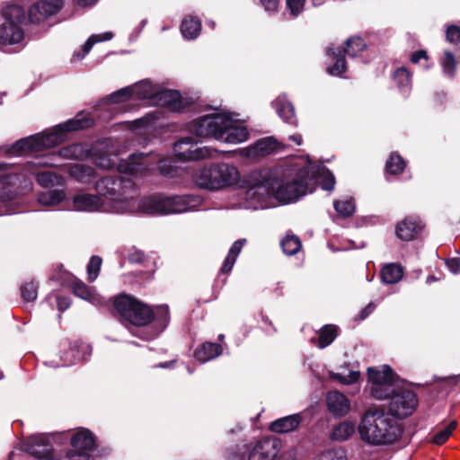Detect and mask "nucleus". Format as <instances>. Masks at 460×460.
Wrapping results in <instances>:
<instances>
[{
    "instance_id": "2",
    "label": "nucleus",
    "mask_w": 460,
    "mask_h": 460,
    "mask_svg": "<svg viewBox=\"0 0 460 460\" xmlns=\"http://www.w3.org/2000/svg\"><path fill=\"white\" fill-rule=\"evenodd\" d=\"M95 190L105 198L102 200V212L167 215L187 212L199 205L197 198L188 195H153L137 200L133 181L119 175L102 177L96 182Z\"/></svg>"
},
{
    "instance_id": "54",
    "label": "nucleus",
    "mask_w": 460,
    "mask_h": 460,
    "mask_svg": "<svg viewBox=\"0 0 460 460\" xmlns=\"http://www.w3.org/2000/svg\"><path fill=\"white\" fill-rule=\"evenodd\" d=\"M447 268L455 274L458 273L460 270V262L458 259H449L447 261Z\"/></svg>"
},
{
    "instance_id": "51",
    "label": "nucleus",
    "mask_w": 460,
    "mask_h": 460,
    "mask_svg": "<svg viewBox=\"0 0 460 460\" xmlns=\"http://www.w3.org/2000/svg\"><path fill=\"white\" fill-rule=\"evenodd\" d=\"M172 169V160L169 158H164L159 161L158 163V170L163 174H170Z\"/></svg>"
},
{
    "instance_id": "55",
    "label": "nucleus",
    "mask_w": 460,
    "mask_h": 460,
    "mask_svg": "<svg viewBox=\"0 0 460 460\" xmlns=\"http://www.w3.org/2000/svg\"><path fill=\"white\" fill-rule=\"evenodd\" d=\"M97 164L100 167L109 169V168H112L113 166H115L116 163L110 157H101L100 161L97 163Z\"/></svg>"
},
{
    "instance_id": "3",
    "label": "nucleus",
    "mask_w": 460,
    "mask_h": 460,
    "mask_svg": "<svg viewBox=\"0 0 460 460\" xmlns=\"http://www.w3.org/2000/svg\"><path fill=\"white\" fill-rule=\"evenodd\" d=\"M246 182L249 188L245 199L250 200V207L256 208L270 195L283 202L296 200L308 191L312 192L310 188L314 184V178L307 167L297 170L275 168L251 172Z\"/></svg>"
},
{
    "instance_id": "31",
    "label": "nucleus",
    "mask_w": 460,
    "mask_h": 460,
    "mask_svg": "<svg viewBox=\"0 0 460 460\" xmlns=\"http://www.w3.org/2000/svg\"><path fill=\"white\" fill-rule=\"evenodd\" d=\"M72 288L75 296L84 300L90 301L93 304L99 303L100 301V298L97 297L94 291L79 279L74 280Z\"/></svg>"
},
{
    "instance_id": "60",
    "label": "nucleus",
    "mask_w": 460,
    "mask_h": 460,
    "mask_svg": "<svg viewBox=\"0 0 460 460\" xmlns=\"http://www.w3.org/2000/svg\"><path fill=\"white\" fill-rule=\"evenodd\" d=\"M374 310V305L372 304H369L367 306H366L360 313V319H365L369 314H371Z\"/></svg>"
},
{
    "instance_id": "50",
    "label": "nucleus",
    "mask_w": 460,
    "mask_h": 460,
    "mask_svg": "<svg viewBox=\"0 0 460 460\" xmlns=\"http://www.w3.org/2000/svg\"><path fill=\"white\" fill-rule=\"evenodd\" d=\"M360 376V373L358 371H350L347 376H341L340 374L336 375L335 377L341 381V383L345 385H349L357 382Z\"/></svg>"
},
{
    "instance_id": "6",
    "label": "nucleus",
    "mask_w": 460,
    "mask_h": 460,
    "mask_svg": "<svg viewBox=\"0 0 460 460\" xmlns=\"http://www.w3.org/2000/svg\"><path fill=\"white\" fill-rule=\"evenodd\" d=\"M89 120L88 119H70L65 124L56 126L49 132L22 138L13 145L10 152L21 155L51 148L65 141L67 132L87 127Z\"/></svg>"
},
{
    "instance_id": "25",
    "label": "nucleus",
    "mask_w": 460,
    "mask_h": 460,
    "mask_svg": "<svg viewBox=\"0 0 460 460\" xmlns=\"http://www.w3.org/2000/svg\"><path fill=\"white\" fill-rule=\"evenodd\" d=\"M302 420L300 414H293L280 418L270 424V430L277 433H287L295 430Z\"/></svg>"
},
{
    "instance_id": "8",
    "label": "nucleus",
    "mask_w": 460,
    "mask_h": 460,
    "mask_svg": "<svg viewBox=\"0 0 460 460\" xmlns=\"http://www.w3.org/2000/svg\"><path fill=\"white\" fill-rule=\"evenodd\" d=\"M192 177L194 182L199 188L218 190L237 183L240 173L234 165L219 163L198 169Z\"/></svg>"
},
{
    "instance_id": "11",
    "label": "nucleus",
    "mask_w": 460,
    "mask_h": 460,
    "mask_svg": "<svg viewBox=\"0 0 460 460\" xmlns=\"http://www.w3.org/2000/svg\"><path fill=\"white\" fill-rule=\"evenodd\" d=\"M367 374L371 382L370 394L373 397L383 400L392 395L394 374L388 366H384L382 370L369 367Z\"/></svg>"
},
{
    "instance_id": "47",
    "label": "nucleus",
    "mask_w": 460,
    "mask_h": 460,
    "mask_svg": "<svg viewBox=\"0 0 460 460\" xmlns=\"http://www.w3.org/2000/svg\"><path fill=\"white\" fill-rule=\"evenodd\" d=\"M305 0H286L287 8L294 17L298 16L304 10Z\"/></svg>"
},
{
    "instance_id": "32",
    "label": "nucleus",
    "mask_w": 460,
    "mask_h": 460,
    "mask_svg": "<svg viewBox=\"0 0 460 460\" xmlns=\"http://www.w3.org/2000/svg\"><path fill=\"white\" fill-rule=\"evenodd\" d=\"M393 79L402 92H408L411 85V74L405 67L397 68L393 74Z\"/></svg>"
},
{
    "instance_id": "58",
    "label": "nucleus",
    "mask_w": 460,
    "mask_h": 460,
    "mask_svg": "<svg viewBox=\"0 0 460 460\" xmlns=\"http://www.w3.org/2000/svg\"><path fill=\"white\" fill-rule=\"evenodd\" d=\"M132 262L141 263L144 260V253L140 251L133 252L128 256Z\"/></svg>"
},
{
    "instance_id": "43",
    "label": "nucleus",
    "mask_w": 460,
    "mask_h": 460,
    "mask_svg": "<svg viewBox=\"0 0 460 460\" xmlns=\"http://www.w3.org/2000/svg\"><path fill=\"white\" fill-rule=\"evenodd\" d=\"M82 358V354L77 346L70 347L66 351L64 352L62 366H69L75 364Z\"/></svg>"
},
{
    "instance_id": "30",
    "label": "nucleus",
    "mask_w": 460,
    "mask_h": 460,
    "mask_svg": "<svg viewBox=\"0 0 460 460\" xmlns=\"http://www.w3.org/2000/svg\"><path fill=\"white\" fill-rule=\"evenodd\" d=\"M271 106L278 115H294L295 106L286 94H279L272 102Z\"/></svg>"
},
{
    "instance_id": "17",
    "label": "nucleus",
    "mask_w": 460,
    "mask_h": 460,
    "mask_svg": "<svg viewBox=\"0 0 460 460\" xmlns=\"http://www.w3.org/2000/svg\"><path fill=\"white\" fill-rule=\"evenodd\" d=\"M63 5V0H40L30 7L29 20L31 23L39 24L47 18L57 14Z\"/></svg>"
},
{
    "instance_id": "46",
    "label": "nucleus",
    "mask_w": 460,
    "mask_h": 460,
    "mask_svg": "<svg viewBox=\"0 0 460 460\" xmlns=\"http://www.w3.org/2000/svg\"><path fill=\"white\" fill-rule=\"evenodd\" d=\"M446 40L454 45L460 43V26L456 24L448 25L446 30Z\"/></svg>"
},
{
    "instance_id": "28",
    "label": "nucleus",
    "mask_w": 460,
    "mask_h": 460,
    "mask_svg": "<svg viewBox=\"0 0 460 460\" xmlns=\"http://www.w3.org/2000/svg\"><path fill=\"white\" fill-rule=\"evenodd\" d=\"M222 348L217 343L206 342L195 350V358L200 362H207L220 355Z\"/></svg>"
},
{
    "instance_id": "7",
    "label": "nucleus",
    "mask_w": 460,
    "mask_h": 460,
    "mask_svg": "<svg viewBox=\"0 0 460 460\" xmlns=\"http://www.w3.org/2000/svg\"><path fill=\"white\" fill-rule=\"evenodd\" d=\"M114 306L119 315L127 322L137 326H145L156 319L163 327L169 323V307L166 305L151 309L136 298L122 295L114 301Z\"/></svg>"
},
{
    "instance_id": "15",
    "label": "nucleus",
    "mask_w": 460,
    "mask_h": 460,
    "mask_svg": "<svg viewBox=\"0 0 460 460\" xmlns=\"http://www.w3.org/2000/svg\"><path fill=\"white\" fill-rule=\"evenodd\" d=\"M392 394L389 403L390 413L398 418L411 415L418 405L416 394L410 390H400Z\"/></svg>"
},
{
    "instance_id": "29",
    "label": "nucleus",
    "mask_w": 460,
    "mask_h": 460,
    "mask_svg": "<svg viewBox=\"0 0 460 460\" xmlns=\"http://www.w3.org/2000/svg\"><path fill=\"white\" fill-rule=\"evenodd\" d=\"M245 243L246 239H240L234 243L221 268L222 273H228L229 271H231Z\"/></svg>"
},
{
    "instance_id": "39",
    "label": "nucleus",
    "mask_w": 460,
    "mask_h": 460,
    "mask_svg": "<svg viewBox=\"0 0 460 460\" xmlns=\"http://www.w3.org/2000/svg\"><path fill=\"white\" fill-rule=\"evenodd\" d=\"M457 422L450 421L447 426L440 429L432 438V442L437 445H443L456 429Z\"/></svg>"
},
{
    "instance_id": "35",
    "label": "nucleus",
    "mask_w": 460,
    "mask_h": 460,
    "mask_svg": "<svg viewBox=\"0 0 460 460\" xmlns=\"http://www.w3.org/2000/svg\"><path fill=\"white\" fill-rule=\"evenodd\" d=\"M314 460H348V456L343 447H337L319 452Z\"/></svg>"
},
{
    "instance_id": "24",
    "label": "nucleus",
    "mask_w": 460,
    "mask_h": 460,
    "mask_svg": "<svg viewBox=\"0 0 460 460\" xmlns=\"http://www.w3.org/2000/svg\"><path fill=\"white\" fill-rule=\"evenodd\" d=\"M180 30L184 39L195 40L201 31V20L197 16L187 15L182 19Z\"/></svg>"
},
{
    "instance_id": "38",
    "label": "nucleus",
    "mask_w": 460,
    "mask_h": 460,
    "mask_svg": "<svg viewBox=\"0 0 460 460\" xmlns=\"http://www.w3.org/2000/svg\"><path fill=\"white\" fill-rule=\"evenodd\" d=\"M405 161L397 154H392L386 162L385 169L390 174H399L405 167Z\"/></svg>"
},
{
    "instance_id": "44",
    "label": "nucleus",
    "mask_w": 460,
    "mask_h": 460,
    "mask_svg": "<svg viewBox=\"0 0 460 460\" xmlns=\"http://www.w3.org/2000/svg\"><path fill=\"white\" fill-rule=\"evenodd\" d=\"M81 151L82 146L76 144L60 149L58 154L59 156L66 159H76L79 158Z\"/></svg>"
},
{
    "instance_id": "27",
    "label": "nucleus",
    "mask_w": 460,
    "mask_h": 460,
    "mask_svg": "<svg viewBox=\"0 0 460 460\" xmlns=\"http://www.w3.org/2000/svg\"><path fill=\"white\" fill-rule=\"evenodd\" d=\"M338 329L335 325L327 324L324 325L317 338H312L311 342L316 345L320 349H323L329 346L336 338Z\"/></svg>"
},
{
    "instance_id": "40",
    "label": "nucleus",
    "mask_w": 460,
    "mask_h": 460,
    "mask_svg": "<svg viewBox=\"0 0 460 460\" xmlns=\"http://www.w3.org/2000/svg\"><path fill=\"white\" fill-rule=\"evenodd\" d=\"M283 252L288 255L296 254L301 248V242L297 236L287 235L281 242Z\"/></svg>"
},
{
    "instance_id": "16",
    "label": "nucleus",
    "mask_w": 460,
    "mask_h": 460,
    "mask_svg": "<svg viewBox=\"0 0 460 460\" xmlns=\"http://www.w3.org/2000/svg\"><path fill=\"white\" fill-rule=\"evenodd\" d=\"M287 145L273 137H266L242 150L243 155L257 159L285 151Z\"/></svg>"
},
{
    "instance_id": "4",
    "label": "nucleus",
    "mask_w": 460,
    "mask_h": 460,
    "mask_svg": "<svg viewBox=\"0 0 460 460\" xmlns=\"http://www.w3.org/2000/svg\"><path fill=\"white\" fill-rule=\"evenodd\" d=\"M358 429L360 438L373 446L391 444L402 434L398 421L379 408L368 409L362 416Z\"/></svg>"
},
{
    "instance_id": "61",
    "label": "nucleus",
    "mask_w": 460,
    "mask_h": 460,
    "mask_svg": "<svg viewBox=\"0 0 460 460\" xmlns=\"http://www.w3.org/2000/svg\"><path fill=\"white\" fill-rule=\"evenodd\" d=\"M77 4L82 7L92 5L97 2V0H76Z\"/></svg>"
},
{
    "instance_id": "21",
    "label": "nucleus",
    "mask_w": 460,
    "mask_h": 460,
    "mask_svg": "<svg viewBox=\"0 0 460 460\" xmlns=\"http://www.w3.org/2000/svg\"><path fill=\"white\" fill-rule=\"evenodd\" d=\"M149 155H133L129 157L128 161L119 165V171L130 174L137 175L144 171L149 170Z\"/></svg>"
},
{
    "instance_id": "18",
    "label": "nucleus",
    "mask_w": 460,
    "mask_h": 460,
    "mask_svg": "<svg viewBox=\"0 0 460 460\" xmlns=\"http://www.w3.org/2000/svg\"><path fill=\"white\" fill-rule=\"evenodd\" d=\"M248 460H274L279 452V443L273 438L257 441L248 446Z\"/></svg>"
},
{
    "instance_id": "14",
    "label": "nucleus",
    "mask_w": 460,
    "mask_h": 460,
    "mask_svg": "<svg viewBox=\"0 0 460 460\" xmlns=\"http://www.w3.org/2000/svg\"><path fill=\"white\" fill-rule=\"evenodd\" d=\"M55 164L51 161V157L49 156H42L40 158H36L35 161L29 162L28 172L36 176L37 182L44 187H53L63 185L64 180L61 176L50 172V171H41L40 167H49L54 166Z\"/></svg>"
},
{
    "instance_id": "10",
    "label": "nucleus",
    "mask_w": 460,
    "mask_h": 460,
    "mask_svg": "<svg viewBox=\"0 0 460 460\" xmlns=\"http://www.w3.org/2000/svg\"><path fill=\"white\" fill-rule=\"evenodd\" d=\"M345 48L332 43L326 49V56L332 62L326 67V72L332 76H342L347 71L346 55L356 58L366 49L365 40L359 36H352L346 40Z\"/></svg>"
},
{
    "instance_id": "19",
    "label": "nucleus",
    "mask_w": 460,
    "mask_h": 460,
    "mask_svg": "<svg viewBox=\"0 0 460 460\" xmlns=\"http://www.w3.org/2000/svg\"><path fill=\"white\" fill-rule=\"evenodd\" d=\"M71 445L73 449L69 452L89 456V452L93 451L95 446L94 438L88 429H80L71 438Z\"/></svg>"
},
{
    "instance_id": "33",
    "label": "nucleus",
    "mask_w": 460,
    "mask_h": 460,
    "mask_svg": "<svg viewBox=\"0 0 460 460\" xmlns=\"http://www.w3.org/2000/svg\"><path fill=\"white\" fill-rule=\"evenodd\" d=\"M66 193L62 190H52L41 192L38 197V201L44 206H56L63 201Z\"/></svg>"
},
{
    "instance_id": "41",
    "label": "nucleus",
    "mask_w": 460,
    "mask_h": 460,
    "mask_svg": "<svg viewBox=\"0 0 460 460\" xmlns=\"http://www.w3.org/2000/svg\"><path fill=\"white\" fill-rule=\"evenodd\" d=\"M441 66L444 73L450 76H454L456 73V62L455 56L451 51H444V56L441 59Z\"/></svg>"
},
{
    "instance_id": "36",
    "label": "nucleus",
    "mask_w": 460,
    "mask_h": 460,
    "mask_svg": "<svg viewBox=\"0 0 460 460\" xmlns=\"http://www.w3.org/2000/svg\"><path fill=\"white\" fill-rule=\"evenodd\" d=\"M333 207L341 217H349L355 211V203L352 199L334 200Z\"/></svg>"
},
{
    "instance_id": "22",
    "label": "nucleus",
    "mask_w": 460,
    "mask_h": 460,
    "mask_svg": "<svg viewBox=\"0 0 460 460\" xmlns=\"http://www.w3.org/2000/svg\"><path fill=\"white\" fill-rule=\"evenodd\" d=\"M74 207L79 211H102V203L98 196L87 193H80L74 197Z\"/></svg>"
},
{
    "instance_id": "59",
    "label": "nucleus",
    "mask_w": 460,
    "mask_h": 460,
    "mask_svg": "<svg viewBox=\"0 0 460 460\" xmlns=\"http://www.w3.org/2000/svg\"><path fill=\"white\" fill-rule=\"evenodd\" d=\"M112 143V141L111 139L109 140H106L104 141L102 145H105V147H107L108 149L105 151V154L107 156H111V155H118V151L117 149H115L112 146L110 147V145Z\"/></svg>"
},
{
    "instance_id": "37",
    "label": "nucleus",
    "mask_w": 460,
    "mask_h": 460,
    "mask_svg": "<svg viewBox=\"0 0 460 460\" xmlns=\"http://www.w3.org/2000/svg\"><path fill=\"white\" fill-rule=\"evenodd\" d=\"M69 174L79 181H85L93 176V170L90 166L76 164L69 168Z\"/></svg>"
},
{
    "instance_id": "52",
    "label": "nucleus",
    "mask_w": 460,
    "mask_h": 460,
    "mask_svg": "<svg viewBox=\"0 0 460 460\" xmlns=\"http://www.w3.org/2000/svg\"><path fill=\"white\" fill-rule=\"evenodd\" d=\"M260 2L264 10L269 13L277 12L279 4V0H260Z\"/></svg>"
},
{
    "instance_id": "26",
    "label": "nucleus",
    "mask_w": 460,
    "mask_h": 460,
    "mask_svg": "<svg viewBox=\"0 0 460 460\" xmlns=\"http://www.w3.org/2000/svg\"><path fill=\"white\" fill-rule=\"evenodd\" d=\"M356 430V425L351 420H343L335 425L330 434V438L335 441L348 440Z\"/></svg>"
},
{
    "instance_id": "64",
    "label": "nucleus",
    "mask_w": 460,
    "mask_h": 460,
    "mask_svg": "<svg viewBox=\"0 0 460 460\" xmlns=\"http://www.w3.org/2000/svg\"><path fill=\"white\" fill-rule=\"evenodd\" d=\"M76 115L82 116V115H92V111H87L85 110L80 111L76 113Z\"/></svg>"
},
{
    "instance_id": "62",
    "label": "nucleus",
    "mask_w": 460,
    "mask_h": 460,
    "mask_svg": "<svg viewBox=\"0 0 460 460\" xmlns=\"http://www.w3.org/2000/svg\"><path fill=\"white\" fill-rule=\"evenodd\" d=\"M289 139L294 141L298 146H300L303 142L302 136L299 134L290 136Z\"/></svg>"
},
{
    "instance_id": "1",
    "label": "nucleus",
    "mask_w": 460,
    "mask_h": 460,
    "mask_svg": "<svg viewBox=\"0 0 460 460\" xmlns=\"http://www.w3.org/2000/svg\"><path fill=\"white\" fill-rule=\"evenodd\" d=\"M147 102L156 104L172 113L199 108L201 111H217L209 115H239L226 109L221 102L218 104L203 105L198 96L181 94L175 89L157 90L149 79L138 81L105 96L93 106V111L108 112L110 115H114L117 111L133 113L138 111L140 107Z\"/></svg>"
},
{
    "instance_id": "48",
    "label": "nucleus",
    "mask_w": 460,
    "mask_h": 460,
    "mask_svg": "<svg viewBox=\"0 0 460 460\" xmlns=\"http://www.w3.org/2000/svg\"><path fill=\"white\" fill-rule=\"evenodd\" d=\"M98 37L99 35H92L82 46L83 54H80V52H75L74 57L77 58V59L84 58V56L91 50L94 43L102 41V40H97Z\"/></svg>"
},
{
    "instance_id": "5",
    "label": "nucleus",
    "mask_w": 460,
    "mask_h": 460,
    "mask_svg": "<svg viewBox=\"0 0 460 460\" xmlns=\"http://www.w3.org/2000/svg\"><path fill=\"white\" fill-rule=\"evenodd\" d=\"M190 130L199 137H213L228 144H240L249 138L246 126L233 117H199Z\"/></svg>"
},
{
    "instance_id": "57",
    "label": "nucleus",
    "mask_w": 460,
    "mask_h": 460,
    "mask_svg": "<svg viewBox=\"0 0 460 460\" xmlns=\"http://www.w3.org/2000/svg\"><path fill=\"white\" fill-rule=\"evenodd\" d=\"M57 302H58V308L61 312L67 309L70 305L69 299L66 297L59 296V297H58Z\"/></svg>"
},
{
    "instance_id": "42",
    "label": "nucleus",
    "mask_w": 460,
    "mask_h": 460,
    "mask_svg": "<svg viewBox=\"0 0 460 460\" xmlns=\"http://www.w3.org/2000/svg\"><path fill=\"white\" fill-rule=\"evenodd\" d=\"M102 260L99 256H93L87 266L88 280L90 282L94 281L100 272Z\"/></svg>"
},
{
    "instance_id": "49",
    "label": "nucleus",
    "mask_w": 460,
    "mask_h": 460,
    "mask_svg": "<svg viewBox=\"0 0 460 460\" xmlns=\"http://www.w3.org/2000/svg\"><path fill=\"white\" fill-rule=\"evenodd\" d=\"M322 188L325 190L331 191L335 186V178L330 171L323 172Z\"/></svg>"
},
{
    "instance_id": "20",
    "label": "nucleus",
    "mask_w": 460,
    "mask_h": 460,
    "mask_svg": "<svg viewBox=\"0 0 460 460\" xmlns=\"http://www.w3.org/2000/svg\"><path fill=\"white\" fill-rule=\"evenodd\" d=\"M326 404L329 411L337 417L344 416L350 411L349 400L338 391H332L327 394Z\"/></svg>"
},
{
    "instance_id": "45",
    "label": "nucleus",
    "mask_w": 460,
    "mask_h": 460,
    "mask_svg": "<svg viewBox=\"0 0 460 460\" xmlns=\"http://www.w3.org/2000/svg\"><path fill=\"white\" fill-rule=\"evenodd\" d=\"M22 298L27 302H31L37 298V286L33 282L24 284L21 288Z\"/></svg>"
},
{
    "instance_id": "13",
    "label": "nucleus",
    "mask_w": 460,
    "mask_h": 460,
    "mask_svg": "<svg viewBox=\"0 0 460 460\" xmlns=\"http://www.w3.org/2000/svg\"><path fill=\"white\" fill-rule=\"evenodd\" d=\"M176 159L180 162L198 161L213 157L214 151L207 146L199 147L188 137L181 139L173 146Z\"/></svg>"
},
{
    "instance_id": "9",
    "label": "nucleus",
    "mask_w": 460,
    "mask_h": 460,
    "mask_svg": "<svg viewBox=\"0 0 460 460\" xmlns=\"http://www.w3.org/2000/svg\"><path fill=\"white\" fill-rule=\"evenodd\" d=\"M4 22L0 25V49L20 43L24 38L22 24L26 19L24 8L16 4H10L1 9Z\"/></svg>"
},
{
    "instance_id": "53",
    "label": "nucleus",
    "mask_w": 460,
    "mask_h": 460,
    "mask_svg": "<svg viewBox=\"0 0 460 460\" xmlns=\"http://www.w3.org/2000/svg\"><path fill=\"white\" fill-rule=\"evenodd\" d=\"M428 58H429L428 52L424 49H420V50L414 51L411 55L410 60L411 63L417 64L420 62V59L427 60Z\"/></svg>"
},
{
    "instance_id": "34",
    "label": "nucleus",
    "mask_w": 460,
    "mask_h": 460,
    "mask_svg": "<svg viewBox=\"0 0 460 460\" xmlns=\"http://www.w3.org/2000/svg\"><path fill=\"white\" fill-rule=\"evenodd\" d=\"M402 269L394 263L385 266L381 270V278L385 283L394 284L402 278Z\"/></svg>"
},
{
    "instance_id": "23",
    "label": "nucleus",
    "mask_w": 460,
    "mask_h": 460,
    "mask_svg": "<svg viewBox=\"0 0 460 460\" xmlns=\"http://www.w3.org/2000/svg\"><path fill=\"white\" fill-rule=\"evenodd\" d=\"M421 227L420 221L406 218L397 225L396 234L403 241H410L419 234Z\"/></svg>"
},
{
    "instance_id": "12",
    "label": "nucleus",
    "mask_w": 460,
    "mask_h": 460,
    "mask_svg": "<svg viewBox=\"0 0 460 460\" xmlns=\"http://www.w3.org/2000/svg\"><path fill=\"white\" fill-rule=\"evenodd\" d=\"M53 434H36L26 438L24 450L38 460H56L58 457L51 445Z\"/></svg>"
},
{
    "instance_id": "63",
    "label": "nucleus",
    "mask_w": 460,
    "mask_h": 460,
    "mask_svg": "<svg viewBox=\"0 0 460 460\" xmlns=\"http://www.w3.org/2000/svg\"><path fill=\"white\" fill-rule=\"evenodd\" d=\"M112 38H113V33L111 31H108V32L103 33L102 35H99L97 40H102H102H110Z\"/></svg>"
},
{
    "instance_id": "56",
    "label": "nucleus",
    "mask_w": 460,
    "mask_h": 460,
    "mask_svg": "<svg viewBox=\"0 0 460 460\" xmlns=\"http://www.w3.org/2000/svg\"><path fill=\"white\" fill-rule=\"evenodd\" d=\"M66 460H93L90 456L84 454H75L73 452H67L66 455Z\"/></svg>"
}]
</instances>
